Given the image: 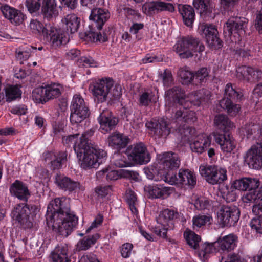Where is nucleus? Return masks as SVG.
Masks as SVG:
<instances>
[{"mask_svg":"<svg viewBox=\"0 0 262 262\" xmlns=\"http://www.w3.org/2000/svg\"><path fill=\"white\" fill-rule=\"evenodd\" d=\"M47 225L58 235L67 237L75 229L78 218L70 210V199L56 198L49 204L46 214Z\"/></svg>","mask_w":262,"mask_h":262,"instance_id":"f257e3e1","label":"nucleus"},{"mask_svg":"<svg viewBox=\"0 0 262 262\" xmlns=\"http://www.w3.org/2000/svg\"><path fill=\"white\" fill-rule=\"evenodd\" d=\"M216 130L213 134L215 142L220 146L224 153H231L236 147L233 137L230 130L235 126L227 115L221 114L216 115L213 120Z\"/></svg>","mask_w":262,"mask_h":262,"instance_id":"f03ea898","label":"nucleus"},{"mask_svg":"<svg viewBox=\"0 0 262 262\" xmlns=\"http://www.w3.org/2000/svg\"><path fill=\"white\" fill-rule=\"evenodd\" d=\"M197 120L195 113L192 111H177L173 118L171 128L180 133L181 138L185 142H190L195 135V129L190 126Z\"/></svg>","mask_w":262,"mask_h":262,"instance_id":"7ed1b4c3","label":"nucleus"},{"mask_svg":"<svg viewBox=\"0 0 262 262\" xmlns=\"http://www.w3.org/2000/svg\"><path fill=\"white\" fill-rule=\"evenodd\" d=\"M79 136V133L70 135L62 138V142L67 147H71L72 146L82 168L85 170L91 169L93 161H91L90 157L91 155H93L95 149L93 148L85 149L83 145V144H84V142H82Z\"/></svg>","mask_w":262,"mask_h":262,"instance_id":"20e7f679","label":"nucleus"},{"mask_svg":"<svg viewBox=\"0 0 262 262\" xmlns=\"http://www.w3.org/2000/svg\"><path fill=\"white\" fill-rule=\"evenodd\" d=\"M247 20L244 17H233L229 18L224 25L223 33L229 43L239 44L245 34Z\"/></svg>","mask_w":262,"mask_h":262,"instance_id":"39448f33","label":"nucleus"},{"mask_svg":"<svg viewBox=\"0 0 262 262\" xmlns=\"http://www.w3.org/2000/svg\"><path fill=\"white\" fill-rule=\"evenodd\" d=\"M179 216L177 210L168 208L163 210L157 218V225L151 228L152 232L157 236L168 240L167 232L174 229L176 221Z\"/></svg>","mask_w":262,"mask_h":262,"instance_id":"423d86ee","label":"nucleus"},{"mask_svg":"<svg viewBox=\"0 0 262 262\" xmlns=\"http://www.w3.org/2000/svg\"><path fill=\"white\" fill-rule=\"evenodd\" d=\"M159 163L156 170L157 176H148V178L154 181L163 180L166 182L168 174H177L175 170L180 166V160L177 154L167 152L163 154Z\"/></svg>","mask_w":262,"mask_h":262,"instance_id":"0eeeda50","label":"nucleus"},{"mask_svg":"<svg viewBox=\"0 0 262 262\" xmlns=\"http://www.w3.org/2000/svg\"><path fill=\"white\" fill-rule=\"evenodd\" d=\"M243 96L241 91L228 83L225 88L224 97L220 101V105L227 111L228 115L235 116L241 110V105L236 103L241 100Z\"/></svg>","mask_w":262,"mask_h":262,"instance_id":"6e6552de","label":"nucleus"},{"mask_svg":"<svg viewBox=\"0 0 262 262\" xmlns=\"http://www.w3.org/2000/svg\"><path fill=\"white\" fill-rule=\"evenodd\" d=\"M173 48L181 58H188L192 57L193 53H202L205 47L199 38L188 36L179 39Z\"/></svg>","mask_w":262,"mask_h":262,"instance_id":"1a4fd4ad","label":"nucleus"},{"mask_svg":"<svg viewBox=\"0 0 262 262\" xmlns=\"http://www.w3.org/2000/svg\"><path fill=\"white\" fill-rule=\"evenodd\" d=\"M61 90L62 86L58 83H43L33 90V100L36 103L44 104L58 98L61 95Z\"/></svg>","mask_w":262,"mask_h":262,"instance_id":"9d476101","label":"nucleus"},{"mask_svg":"<svg viewBox=\"0 0 262 262\" xmlns=\"http://www.w3.org/2000/svg\"><path fill=\"white\" fill-rule=\"evenodd\" d=\"M70 121L72 125H79L89 118L91 112L84 99L80 94H75L70 106Z\"/></svg>","mask_w":262,"mask_h":262,"instance_id":"9b49d317","label":"nucleus"},{"mask_svg":"<svg viewBox=\"0 0 262 262\" xmlns=\"http://www.w3.org/2000/svg\"><path fill=\"white\" fill-rule=\"evenodd\" d=\"M166 182L171 185L175 184L185 189H193L197 182L195 173L191 170L181 168L178 174H168Z\"/></svg>","mask_w":262,"mask_h":262,"instance_id":"f8f14e48","label":"nucleus"},{"mask_svg":"<svg viewBox=\"0 0 262 262\" xmlns=\"http://www.w3.org/2000/svg\"><path fill=\"white\" fill-rule=\"evenodd\" d=\"M165 99L166 105L169 108H178L182 112L188 111L190 103L186 98L185 91L181 86H176L170 88L165 92Z\"/></svg>","mask_w":262,"mask_h":262,"instance_id":"ddd939ff","label":"nucleus"},{"mask_svg":"<svg viewBox=\"0 0 262 262\" xmlns=\"http://www.w3.org/2000/svg\"><path fill=\"white\" fill-rule=\"evenodd\" d=\"M198 31L203 37L205 38L210 50H215L223 47V42L219 38L218 30L215 25L206 23H200Z\"/></svg>","mask_w":262,"mask_h":262,"instance_id":"4468645a","label":"nucleus"},{"mask_svg":"<svg viewBox=\"0 0 262 262\" xmlns=\"http://www.w3.org/2000/svg\"><path fill=\"white\" fill-rule=\"evenodd\" d=\"M94 133L95 129H91L84 132L79 137L82 142H84V144H83V145L85 149L88 150V148L95 149V151L93 152V155H91V156L90 157L91 161H93L92 168H97L105 160L107 156V153L104 150L100 148L97 145L93 144L89 142L90 138L94 135Z\"/></svg>","mask_w":262,"mask_h":262,"instance_id":"2eb2a0df","label":"nucleus"},{"mask_svg":"<svg viewBox=\"0 0 262 262\" xmlns=\"http://www.w3.org/2000/svg\"><path fill=\"white\" fill-rule=\"evenodd\" d=\"M240 216L239 209L235 206L222 205L217 211V221L221 227L234 226Z\"/></svg>","mask_w":262,"mask_h":262,"instance_id":"dca6fc26","label":"nucleus"},{"mask_svg":"<svg viewBox=\"0 0 262 262\" xmlns=\"http://www.w3.org/2000/svg\"><path fill=\"white\" fill-rule=\"evenodd\" d=\"M114 83V80L110 77L102 78L96 81L91 91L95 100H97L98 103H103L107 101L110 90L113 87Z\"/></svg>","mask_w":262,"mask_h":262,"instance_id":"f3484780","label":"nucleus"},{"mask_svg":"<svg viewBox=\"0 0 262 262\" xmlns=\"http://www.w3.org/2000/svg\"><path fill=\"white\" fill-rule=\"evenodd\" d=\"M35 206H30L26 203L17 204L11 212L13 220L17 222L24 228H31L33 223L30 218V214L35 210Z\"/></svg>","mask_w":262,"mask_h":262,"instance_id":"a211bd4d","label":"nucleus"},{"mask_svg":"<svg viewBox=\"0 0 262 262\" xmlns=\"http://www.w3.org/2000/svg\"><path fill=\"white\" fill-rule=\"evenodd\" d=\"M43 39L52 49H57L69 42V36L63 29L51 25Z\"/></svg>","mask_w":262,"mask_h":262,"instance_id":"6ab92c4d","label":"nucleus"},{"mask_svg":"<svg viewBox=\"0 0 262 262\" xmlns=\"http://www.w3.org/2000/svg\"><path fill=\"white\" fill-rule=\"evenodd\" d=\"M125 154L128 159L136 164H145L150 160V155L143 143L129 146L126 149Z\"/></svg>","mask_w":262,"mask_h":262,"instance_id":"aec40b11","label":"nucleus"},{"mask_svg":"<svg viewBox=\"0 0 262 262\" xmlns=\"http://www.w3.org/2000/svg\"><path fill=\"white\" fill-rule=\"evenodd\" d=\"M67 151L57 152L47 151L43 153L42 157L46 164L52 170H58L66 166L67 162Z\"/></svg>","mask_w":262,"mask_h":262,"instance_id":"412c9836","label":"nucleus"},{"mask_svg":"<svg viewBox=\"0 0 262 262\" xmlns=\"http://www.w3.org/2000/svg\"><path fill=\"white\" fill-rule=\"evenodd\" d=\"M149 134L155 138H166L170 132V124L165 118H161L157 121L151 120L145 124Z\"/></svg>","mask_w":262,"mask_h":262,"instance_id":"4be33fe9","label":"nucleus"},{"mask_svg":"<svg viewBox=\"0 0 262 262\" xmlns=\"http://www.w3.org/2000/svg\"><path fill=\"white\" fill-rule=\"evenodd\" d=\"M245 162L250 168L259 170L262 168V144L251 146L245 157Z\"/></svg>","mask_w":262,"mask_h":262,"instance_id":"5701e85b","label":"nucleus"},{"mask_svg":"<svg viewBox=\"0 0 262 262\" xmlns=\"http://www.w3.org/2000/svg\"><path fill=\"white\" fill-rule=\"evenodd\" d=\"M100 129L103 134L115 129L119 122L118 117L108 109L104 110L98 118Z\"/></svg>","mask_w":262,"mask_h":262,"instance_id":"b1692460","label":"nucleus"},{"mask_svg":"<svg viewBox=\"0 0 262 262\" xmlns=\"http://www.w3.org/2000/svg\"><path fill=\"white\" fill-rule=\"evenodd\" d=\"M236 76L239 80L255 82L262 78V71L249 66H242L236 70Z\"/></svg>","mask_w":262,"mask_h":262,"instance_id":"393cba45","label":"nucleus"},{"mask_svg":"<svg viewBox=\"0 0 262 262\" xmlns=\"http://www.w3.org/2000/svg\"><path fill=\"white\" fill-rule=\"evenodd\" d=\"M54 183L59 189L69 193L76 192L79 190H83V188L79 182L63 174H56L55 176Z\"/></svg>","mask_w":262,"mask_h":262,"instance_id":"a878e982","label":"nucleus"},{"mask_svg":"<svg viewBox=\"0 0 262 262\" xmlns=\"http://www.w3.org/2000/svg\"><path fill=\"white\" fill-rule=\"evenodd\" d=\"M148 198L151 199H164L171 193V187H166L163 184H153L145 187Z\"/></svg>","mask_w":262,"mask_h":262,"instance_id":"bb28decb","label":"nucleus"},{"mask_svg":"<svg viewBox=\"0 0 262 262\" xmlns=\"http://www.w3.org/2000/svg\"><path fill=\"white\" fill-rule=\"evenodd\" d=\"M244 200L246 202L255 203L252 207V212L254 214H262V185L256 190L253 189L248 194H245Z\"/></svg>","mask_w":262,"mask_h":262,"instance_id":"cd10ccee","label":"nucleus"},{"mask_svg":"<svg viewBox=\"0 0 262 262\" xmlns=\"http://www.w3.org/2000/svg\"><path fill=\"white\" fill-rule=\"evenodd\" d=\"M193 5L200 11V16L204 20L209 21L214 18L211 0H193Z\"/></svg>","mask_w":262,"mask_h":262,"instance_id":"c85d7f7f","label":"nucleus"},{"mask_svg":"<svg viewBox=\"0 0 262 262\" xmlns=\"http://www.w3.org/2000/svg\"><path fill=\"white\" fill-rule=\"evenodd\" d=\"M9 190L11 195L22 201L27 202L30 196L27 185L18 180H15L11 185Z\"/></svg>","mask_w":262,"mask_h":262,"instance_id":"c756f323","label":"nucleus"},{"mask_svg":"<svg viewBox=\"0 0 262 262\" xmlns=\"http://www.w3.org/2000/svg\"><path fill=\"white\" fill-rule=\"evenodd\" d=\"M110 17V13L108 10L95 7L91 10L89 18L96 24L98 30L102 29L104 24Z\"/></svg>","mask_w":262,"mask_h":262,"instance_id":"7c9ffc66","label":"nucleus"},{"mask_svg":"<svg viewBox=\"0 0 262 262\" xmlns=\"http://www.w3.org/2000/svg\"><path fill=\"white\" fill-rule=\"evenodd\" d=\"M259 185V181L256 178H243L235 181L232 186L236 190H247L246 194H248L253 189L256 190Z\"/></svg>","mask_w":262,"mask_h":262,"instance_id":"2f4dec72","label":"nucleus"},{"mask_svg":"<svg viewBox=\"0 0 262 262\" xmlns=\"http://www.w3.org/2000/svg\"><path fill=\"white\" fill-rule=\"evenodd\" d=\"M145 10L148 15H152L161 11L173 12L175 8L173 4L161 1H152L146 4Z\"/></svg>","mask_w":262,"mask_h":262,"instance_id":"473e14b6","label":"nucleus"},{"mask_svg":"<svg viewBox=\"0 0 262 262\" xmlns=\"http://www.w3.org/2000/svg\"><path fill=\"white\" fill-rule=\"evenodd\" d=\"M50 258V262H71L68 245L66 244L58 245L51 252Z\"/></svg>","mask_w":262,"mask_h":262,"instance_id":"72a5a7b5","label":"nucleus"},{"mask_svg":"<svg viewBox=\"0 0 262 262\" xmlns=\"http://www.w3.org/2000/svg\"><path fill=\"white\" fill-rule=\"evenodd\" d=\"M128 141L127 136L118 132L112 133L107 139L109 146L118 151L125 148L128 144Z\"/></svg>","mask_w":262,"mask_h":262,"instance_id":"f704fd0d","label":"nucleus"},{"mask_svg":"<svg viewBox=\"0 0 262 262\" xmlns=\"http://www.w3.org/2000/svg\"><path fill=\"white\" fill-rule=\"evenodd\" d=\"M237 236L233 234L220 237L215 242V245L217 246L219 250L223 251L233 250L237 246Z\"/></svg>","mask_w":262,"mask_h":262,"instance_id":"c9c22d12","label":"nucleus"},{"mask_svg":"<svg viewBox=\"0 0 262 262\" xmlns=\"http://www.w3.org/2000/svg\"><path fill=\"white\" fill-rule=\"evenodd\" d=\"M62 23L66 32L69 34H73L77 32L81 25V19L75 14H70L64 16L62 19Z\"/></svg>","mask_w":262,"mask_h":262,"instance_id":"e433bc0d","label":"nucleus"},{"mask_svg":"<svg viewBox=\"0 0 262 262\" xmlns=\"http://www.w3.org/2000/svg\"><path fill=\"white\" fill-rule=\"evenodd\" d=\"M178 11L181 14L184 24L191 27L195 20V14L194 9L188 5H178Z\"/></svg>","mask_w":262,"mask_h":262,"instance_id":"4c0bfd02","label":"nucleus"},{"mask_svg":"<svg viewBox=\"0 0 262 262\" xmlns=\"http://www.w3.org/2000/svg\"><path fill=\"white\" fill-rule=\"evenodd\" d=\"M41 14L44 18L50 19L58 14L56 0H43Z\"/></svg>","mask_w":262,"mask_h":262,"instance_id":"58836bf2","label":"nucleus"},{"mask_svg":"<svg viewBox=\"0 0 262 262\" xmlns=\"http://www.w3.org/2000/svg\"><path fill=\"white\" fill-rule=\"evenodd\" d=\"M89 30L84 32L79 33V37L81 39L88 42H96L97 41L105 42L107 40V37L106 34L102 35L101 33L97 32L95 29L92 26H89Z\"/></svg>","mask_w":262,"mask_h":262,"instance_id":"ea45409f","label":"nucleus"},{"mask_svg":"<svg viewBox=\"0 0 262 262\" xmlns=\"http://www.w3.org/2000/svg\"><path fill=\"white\" fill-rule=\"evenodd\" d=\"M199 248L198 256L200 259L204 261L208 258L210 254L219 252V248L216 244L215 245V242H205L202 244Z\"/></svg>","mask_w":262,"mask_h":262,"instance_id":"a19ab883","label":"nucleus"},{"mask_svg":"<svg viewBox=\"0 0 262 262\" xmlns=\"http://www.w3.org/2000/svg\"><path fill=\"white\" fill-rule=\"evenodd\" d=\"M6 101L11 102L21 98L22 92L17 84H8L4 89Z\"/></svg>","mask_w":262,"mask_h":262,"instance_id":"79ce46f5","label":"nucleus"},{"mask_svg":"<svg viewBox=\"0 0 262 262\" xmlns=\"http://www.w3.org/2000/svg\"><path fill=\"white\" fill-rule=\"evenodd\" d=\"M211 142V139L209 136L199 138L193 143H190V147L192 152L202 154L205 149L210 146Z\"/></svg>","mask_w":262,"mask_h":262,"instance_id":"37998d69","label":"nucleus"},{"mask_svg":"<svg viewBox=\"0 0 262 262\" xmlns=\"http://www.w3.org/2000/svg\"><path fill=\"white\" fill-rule=\"evenodd\" d=\"M50 26V24L44 25L43 24L37 19H31L29 24V28L31 32L33 34L42 36L43 38L47 33Z\"/></svg>","mask_w":262,"mask_h":262,"instance_id":"c03bdc74","label":"nucleus"},{"mask_svg":"<svg viewBox=\"0 0 262 262\" xmlns=\"http://www.w3.org/2000/svg\"><path fill=\"white\" fill-rule=\"evenodd\" d=\"M121 170L119 171L113 170L111 168H104L96 173L97 179L105 178L107 181H115L121 178Z\"/></svg>","mask_w":262,"mask_h":262,"instance_id":"a18cd8bd","label":"nucleus"},{"mask_svg":"<svg viewBox=\"0 0 262 262\" xmlns=\"http://www.w3.org/2000/svg\"><path fill=\"white\" fill-rule=\"evenodd\" d=\"M100 237L98 233H95L92 236H88L79 241L77 244V248L79 250H86L94 245Z\"/></svg>","mask_w":262,"mask_h":262,"instance_id":"49530a36","label":"nucleus"},{"mask_svg":"<svg viewBox=\"0 0 262 262\" xmlns=\"http://www.w3.org/2000/svg\"><path fill=\"white\" fill-rule=\"evenodd\" d=\"M183 236L187 244L194 249L199 247L201 237L194 232L187 229L183 233Z\"/></svg>","mask_w":262,"mask_h":262,"instance_id":"de8ad7c7","label":"nucleus"},{"mask_svg":"<svg viewBox=\"0 0 262 262\" xmlns=\"http://www.w3.org/2000/svg\"><path fill=\"white\" fill-rule=\"evenodd\" d=\"M37 50L36 47L33 46H26L19 48L16 51V58L19 61L20 64H23L24 61L28 59L31 53H34Z\"/></svg>","mask_w":262,"mask_h":262,"instance_id":"09e8293b","label":"nucleus"},{"mask_svg":"<svg viewBox=\"0 0 262 262\" xmlns=\"http://www.w3.org/2000/svg\"><path fill=\"white\" fill-rule=\"evenodd\" d=\"M221 167L216 165H201L199 168L200 174L204 179L209 183L210 177H214L216 171L219 170Z\"/></svg>","mask_w":262,"mask_h":262,"instance_id":"8fccbe9b","label":"nucleus"},{"mask_svg":"<svg viewBox=\"0 0 262 262\" xmlns=\"http://www.w3.org/2000/svg\"><path fill=\"white\" fill-rule=\"evenodd\" d=\"M157 98L152 91H145L140 95L139 103L140 105L148 106L150 103L157 102Z\"/></svg>","mask_w":262,"mask_h":262,"instance_id":"3c124183","label":"nucleus"},{"mask_svg":"<svg viewBox=\"0 0 262 262\" xmlns=\"http://www.w3.org/2000/svg\"><path fill=\"white\" fill-rule=\"evenodd\" d=\"M178 75L181 79L182 83L183 84H188L194 79V74L187 67L180 68L178 72Z\"/></svg>","mask_w":262,"mask_h":262,"instance_id":"603ef678","label":"nucleus"},{"mask_svg":"<svg viewBox=\"0 0 262 262\" xmlns=\"http://www.w3.org/2000/svg\"><path fill=\"white\" fill-rule=\"evenodd\" d=\"M212 217L209 215L199 214L195 215L192 219L194 229L200 228L207 224H211Z\"/></svg>","mask_w":262,"mask_h":262,"instance_id":"864d4df0","label":"nucleus"},{"mask_svg":"<svg viewBox=\"0 0 262 262\" xmlns=\"http://www.w3.org/2000/svg\"><path fill=\"white\" fill-rule=\"evenodd\" d=\"M125 198L132 212L134 214H137L138 211L136 207L137 198L135 192L130 189L127 190L125 194Z\"/></svg>","mask_w":262,"mask_h":262,"instance_id":"5fc2aeb1","label":"nucleus"},{"mask_svg":"<svg viewBox=\"0 0 262 262\" xmlns=\"http://www.w3.org/2000/svg\"><path fill=\"white\" fill-rule=\"evenodd\" d=\"M41 0H26L25 5L29 13L32 16H36L40 9H41Z\"/></svg>","mask_w":262,"mask_h":262,"instance_id":"6e6d98bb","label":"nucleus"},{"mask_svg":"<svg viewBox=\"0 0 262 262\" xmlns=\"http://www.w3.org/2000/svg\"><path fill=\"white\" fill-rule=\"evenodd\" d=\"M227 179V170L226 168H219L218 171H216L214 177H210L209 184L211 185L220 184Z\"/></svg>","mask_w":262,"mask_h":262,"instance_id":"4d7b16f0","label":"nucleus"},{"mask_svg":"<svg viewBox=\"0 0 262 262\" xmlns=\"http://www.w3.org/2000/svg\"><path fill=\"white\" fill-rule=\"evenodd\" d=\"M159 78L162 80L164 88H169L173 84L174 79L171 71L168 69L159 74Z\"/></svg>","mask_w":262,"mask_h":262,"instance_id":"13d9d810","label":"nucleus"},{"mask_svg":"<svg viewBox=\"0 0 262 262\" xmlns=\"http://www.w3.org/2000/svg\"><path fill=\"white\" fill-rule=\"evenodd\" d=\"M250 221V226L251 230L256 233L262 234V214H255Z\"/></svg>","mask_w":262,"mask_h":262,"instance_id":"bf43d9fd","label":"nucleus"},{"mask_svg":"<svg viewBox=\"0 0 262 262\" xmlns=\"http://www.w3.org/2000/svg\"><path fill=\"white\" fill-rule=\"evenodd\" d=\"M210 70L206 68H201L194 74L195 81L201 84L205 83L209 78Z\"/></svg>","mask_w":262,"mask_h":262,"instance_id":"052dcab7","label":"nucleus"},{"mask_svg":"<svg viewBox=\"0 0 262 262\" xmlns=\"http://www.w3.org/2000/svg\"><path fill=\"white\" fill-rule=\"evenodd\" d=\"M222 198L228 203L232 202L236 200V189L232 186L230 189L226 187L221 192Z\"/></svg>","mask_w":262,"mask_h":262,"instance_id":"680f3d73","label":"nucleus"},{"mask_svg":"<svg viewBox=\"0 0 262 262\" xmlns=\"http://www.w3.org/2000/svg\"><path fill=\"white\" fill-rule=\"evenodd\" d=\"M122 88L120 85L114 84L113 87L110 90L109 97L111 100L117 101L122 96Z\"/></svg>","mask_w":262,"mask_h":262,"instance_id":"e2e57ef3","label":"nucleus"},{"mask_svg":"<svg viewBox=\"0 0 262 262\" xmlns=\"http://www.w3.org/2000/svg\"><path fill=\"white\" fill-rule=\"evenodd\" d=\"M27 17L26 14L21 12L20 10L16 9L12 16L10 21L15 25H19L24 22Z\"/></svg>","mask_w":262,"mask_h":262,"instance_id":"0e129e2a","label":"nucleus"},{"mask_svg":"<svg viewBox=\"0 0 262 262\" xmlns=\"http://www.w3.org/2000/svg\"><path fill=\"white\" fill-rule=\"evenodd\" d=\"M0 10L4 16L10 20L14 12L16 11V9L10 6L7 4H3L0 3Z\"/></svg>","mask_w":262,"mask_h":262,"instance_id":"69168bd1","label":"nucleus"},{"mask_svg":"<svg viewBox=\"0 0 262 262\" xmlns=\"http://www.w3.org/2000/svg\"><path fill=\"white\" fill-rule=\"evenodd\" d=\"M77 63L79 67H95L97 64L94 59L90 56L81 57L78 59Z\"/></svg>","mask_w":262,"mask_h":262,"instance_id":"338daca9","label":"nucleus"},{"mask_svg":"<svg viewBox=\"0 0 262 262\" xmlns=\"http://www.w3.org/2000/svg\"><path fill=\"white\" fill-rule=\"evenodd\" d=\"M220 262H248L247 260L241 257L238 254H228L227 257L222 256Z\"/></svg>","mask_w":262,"mask_h":262,"instance_id":"774afa93","label":"nucleus"}]
</instances>
